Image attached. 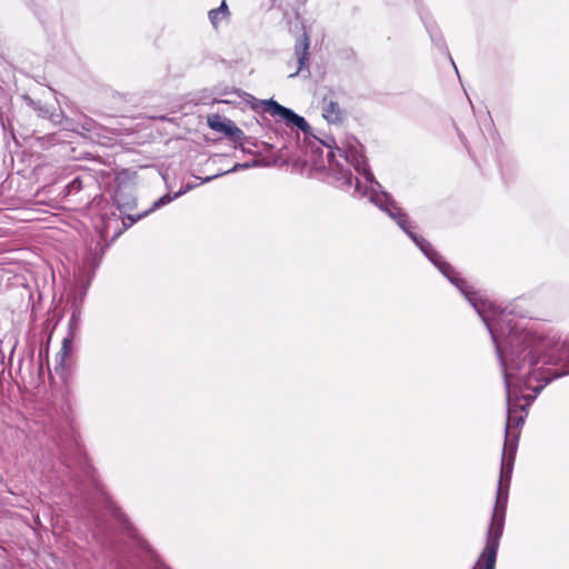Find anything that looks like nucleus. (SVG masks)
Returning a JSON list of instances; mask_svg holds the SVG:
<instances>
[{"label":"nucleus","mask_w":569,"mask_h":569,"mask_svg":"<svg viewBox=\"0 0 569 569\" xmlns=\"http://www.w3.org/2000/svg\"><path fill=\"white\" fill-rule=\"evenodd\" d=\"M196 186L194 184H187L184 189L178 191L177 193H174V196H170V194H164L162 197H160L158 200H156L152 206L143 211L142 213H139L137 216H127L126 219L123 220V224L126 228L132 226L133 223H136L137 221L141 220L142 218L149 216L151 212L158 210L159 208L170 203L173 199L180 197L181 194L186 193L187 191L193 189Z\"/></svg>","instance_id":"7"},{"label":"nucleus","mask_w":569,"mask_h":569,"mask_svg":"<svg viewBox=\"0 0 569 569\" xmlns=\"http://www.w3.org/2000/svg\"><path fill=\"white\" fill-rule=\"evenodd\" d=\"M309 39L306 33H303V39L296 44V56L298 57L299 68L297 72L290 74V77H295L298 72L302 71L308 67L309 61Z\"/></svg>","instance_id":"10"},{"label":"nucleus","mask_w":569,"mask_h":569,"mask_svg":"<svg viewBox=\"0 0 569 569\" xmlns=\"http://www.w3.org/2000/svg\"><path fill=\"white\" fill-rule=\"evenodd\" d=\"M121 197H122V191H121L120 187H117L114 190V193H113V200L120 210L126 206V203L121 202Z\"/></svg>","instance_id":"16"},{"label":"nucleus","mask_w":569,"mask_h":569,"mask_svg":"<svg viewBox=\"0 0 569 569\" xmlns=\"http://www.w3.org/2000/svg\"><path fill=\"white\" fill-rule=\"evenodd\" d=\"M77 182H78V180L76 179V180L72 181L71 184L74 186Z\"/></svg>","instance_id":"19"},{"label":"nucleus","mask_w":569,"mask_h":569,"mask_svg":"<svg viewBox=\"0 0 569 569\" xmlns=\"http://www.w3.org/2000/svg\"><path fill=\"white\" fill-rule=\"evenodd\" d=\"M208 17L213 28H218L219 23L229 17V9L226 1H222L220 7L211 9L208 12Z\"/></svg>","instance_id":"12"},{"label":"nucleus","mask_w":569,"mask_h":569,"mask_svg":"<svg viewBox=\"0 0 569 569\" xmlns=\"http://www.w3.org/2000/svg\"><path fill=\"white\" fill-rule=\"evenodd\" d=\"M108 508L120 521H122L123 516L120 515L118 509L111 502L108 503Z\"/></svg>","instance_id":"17"},{"label":"nucleus","mask_w":569,"mask_h":569,"mask_svg":"<svg viewBox=\"0 0 569 569\" xmlns=\"http://www.w3.org/2000/svg\"><path fill=\"white\" fill-rule=\"evenodd\" d=\"M78 323H79V317L76 313H73L69 321V333L66 338H63V341H62V349H61L62 357H66L71 352V346H72V341L74 339V330L77 329Z\"/></svg>","instance_id":"11"},{"label":"nucleus","mask_w":569,"mask_h":569,"mask_svg":"<svg viewBox=\"0 0 569 569\" xmlns=\"http://www.w3.org/2000/svg\"><path fill=\"white\" fill-rule=\"evenodd\" d=\"M26 99L28 100L30 106L36 108V102L32 99H30V98H26Z\"/></svg>","instance_id":"18"},{"label":"nucleus","mask_w":569,"mask_h":569,"mask_svg":"<svg viewBox=\"0 0 569 569\" xmlns=\"http://www.w3.org/2000/svg\"><path fill=\"white\" fill-rule=\"evenodd\" d=\"M428 31L430 33V37L432 39V41L439 46V47H443L445 43H443V40L441 38L440 34H438L437 30H436V27H428Z\"/></svg>","instance_id":"15"},{"label":"nucleus","mask_w":569,"mask_h":569,"mask_svg":"<svg viewBox=\"0 0 569 569\" xmlns=\"http://www.w3.org/2000/svg\"><path fill=\"white\" fill-rule=\"evenodd\" d=\"M260 110L261 112L274 118L277 121L284 122L287 127L298 128L303 133H309L311 129L303 117L297 114L291 109L279 104L277 101L272 99L262 100L260 102Z\"/></svg>","instance_id":"5"},{"label":"nucleus","mask_w":569,"mask_h":569,"mask_svg":"<svg viewBox=\"0 0 569 569\" xmlns=\"http://www.w3.org/2000/svg\"><path fill=\"white\" fill-rule=\"evenodd\" d=\"M207 123L213 131L226 134L230 140L239 143L242 150H247L246 144L249 142L241 129H239L231 120L222 118L219 114L208 117Z\"/></svg>","instance_id":"6"},{"label":"nucleus","mask_w":569,"mask_h":569,"mask_svg":"<svg viewBox=\"0 0 569 569\" xmlns=\"http://www.w3.org/2000/svg\"><path fill=\"white\" fill-rule=\"evenodd\" d=\"M518 438L519 432L508 431L507 435H505V443L501 459L507 460V462H512V465L515 463L516 452L518 448Z\"/></svg>","instance_id":"9"},{"label":"nucleus","mask_w":569,"mask_h":569,"mask_svg":"<svg viewBox=\"0 0 569 569\" xmlns=\"http://www.w3.org/2000/svg\"><path fill=\"white\" fill-rule=\"evenodd\" d=\"M513 465L501 459L496 502L486 533V546L472 569H495L500 538L505 528L506 510Z\"/></svg>","instance_id":"4"},{"label":"nucleus","mask_w":569,"mask_h":569,"mask_svg":"<svg viewBox=\"0 0 569 569\" xmlns=\"http://www.w3.org/2000/svg\"><path fill=\"white\" fill-rule=\"evenodd\" d=\"M493 321H500L505 328V335L513 340V343H520V349L528 347L523 356L529 359L531 356L539 358L540 372L545 377L555 378L569 373V343L555 341L549 337L537 335L522 326L511 312L500 309L497 306V313L489 310Z\"/></svg>","instance_id":"3"},{"label":"nucleus","mask_w":569,"mask_h":569,"mask_svg":"<svg viewBox=\"0 0 569 569\" xmlns=\"http://www.w3.org/2000/svg\"><path fill=\"white\" fill-rule=\"evenodd\" d=\"M439 271L470 302L491 335L502 368L507 391L506 433L508 431L519 432L518 429L525 422L527 408L545 386L550 382V378L545 377L540 372V368H536L539 365V358L531 356L527 359L523 352L528 347L520 349V343H513V340L505 335V328L500 321L491 319L489 310H492L495 315L497 313V306L493 302L483 298L479 291L468 284L449 263L441 264Z\"/></svg>","instance_id":"1"},{"label":"nucleus","mask_w":569,"mask_h":569,"mask_svg":"<svg viewBox=\"0 0 569 569\" xmlns=\"http://www.w3.org/2000/svg\"><path fill=\"white\" fill-rule=\"evenodd\" d=\"M321 110L323 118L328 122L337 123L343 119V112L339 107L337 96L332 90H329L328 93L323 96Z\"/></svg>","instance_id":"8"},{"label":"nucleus","mask_w":569,"mask_h":569,"mask_svg":"<svg viewBox=\"0 0 569 569\" xmlns=\"http://www.w3.org/2000/svg\"><path fill=\"white\" fill-rule=\"evenodd\" d=\"M321 143L328 149V169L341 182L342 189L348 191L353 187L352 194L355 197H368L410 237L439 270L441 264H448L425 238L412 231L413 226L408 214L398 207L392 197L385 192L381 184L375 179L363 157L362 146L355 138H348L341 142V146H338L335 138L327 137Z\"/></svg>","instance_id":"2"},{"label":"nucleus","mask_w":569,"mask_h":569,"mask_svg":"<svg viewBox=\"0 0 569 569\" xmlns=\"http://www.w3.org/2000/svg\"><path fill=\"white\" fill-rule=\"evenodd\" d=\"M79 126L81 127V129L88 133H92L96 131L98 124L94 120H92L91 118H88V117H84L82 119V121L79 123Z\"/></svg>","instance_id":"14"},{"label":"nucleus","mask_w":569,"mask_h":569,"mask_svg":"<svg viewBox=\"0 0 569 569\" xmlns=\"http://www.w3.org/2000/svg\"><path fill=\"white\" fill-rule=\"evenodd\" d=\"M254 166H258V161H253L252 163H249V162H244V163H236L231 169L227 170V171H223V172H219V173H216L213 176H209V177H206L204 179H202V183H206V182H209L220 176H223V174H227V173H230V172H237V171H240V170H243V169H248V168H251V167H254Z\"/></svg>","instance_id":"13"}]
</instances>
